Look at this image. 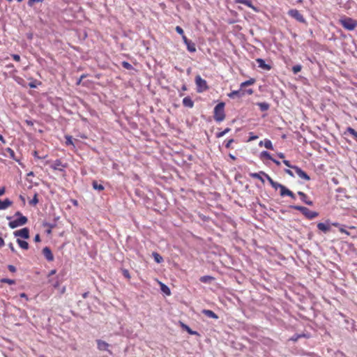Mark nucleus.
Segmentation results:
<instances>
[{"label":"nucleus","mask_w":357,"mask_h":357,"mask_svg":"<svg viewBox=\"0 0 357 357\" xmlns=\"http://www.w3.org/2000/svg\"><path fill=\"white\" fill-rule=\"evenodd\" d=\"M6 151L7 153H8L9 156H10V158L14 159V160L15 159V151H14L12 149H10V148H7V149H6Z\"/></svg>","instance_id":"41"},{"label":"nucleus","mask_w":357,"mask_h":357,"mask_svg":"<svg viewBox=\"0 0 357 357\" xmlns=\"http://www.w3.org/2000/svg\"><path fill=\"white\" fill-rule=\"evenodd\" d=\"M43 254L48 261H52L54 260V255L50 248L45 247L43 249Z\"/></svg>","instance_id":"11"},{"label":"nucleus","mask_w":357,"mask_h":357,"mask_svg":"<svg viewBox=\"0 0 357 357\" xmlns=\"http://www.w3.org/2000/svg\"><path fill=\"white\" fill-rule=\"evenodd\" d=\"M6 192V188L4 187L0 188V196L3 195Z\"/></svg>","instance_id":"58"},{"label":"nucleus","mask_w":357,"mask_h":357,"mask_svg":"<svg viewBox=\"0 0 357 357\" xmlns=\"http://www.w3.org/2000/svg\"><path fill=\"white\" fill-rule=\"evenodd\" d=\"M257 105L259 107L260 110L262 112H266L268 110L270 107V105L266 102H257Z\"/></svg>","instance_id":"24"},{"label":"nucleus","mask_w":357,"mask_h":357,"mask_svg":"<svg viewBox=\"0 0 357 357\" xmlns=\"http://www.w3.org/2000/svg\"><path fill=\"white\" fill-rule=\"evenodd\" d=\"M317 228L324 233H327L330 231L331 226L328 223L319 222L317 224Z\"/></svg>","instance_id":"15"},{"label":"nucleus","mask_w":357,"mask_h":357,"mask_svg":"<svg viewBox=\"0 0 357 357\" xmlns=\"http://www.w3.org/2000/svg\"><path fill=\"white\" fill-rule=\"evenodd\" d=\"M183 328L186 330V331L190 335H197V332L192 331L189 326L187 325L183 324Z\"/></svg>","instance_id":"38"},{"label":"nucleus","mask_w":357,"mask_h":357,"mask_svg":"<svg viewBox=\"0 0 357 357\" xmlns=\"http://www.w3.org/2000/svg\"><path fill=\"white\" fill-rule=\"evenodd\" d=\"M271 161H273L277 165H280V162L277 160H275V159H274V158H273V160H271Z\"/></svg>","instance_id":"61"},{"label":"nucleus","mask_w":357,"mask_h":357,"mask_svg":"<svg viewBox=\"0 0 357 357\" xmlns=\"http://www.w3.org/2000/svg\"><path fill=\"white\" fill-rule=\"evenodd\" d=\"M288 15L292 18L295 19L299 22L305 23V20L303 15L300 13L299 10L296 9H291L288 11Z\"/></svg>","instance_id":"7"},{"label":"nucleus","mask_w":357,"mask_h":357,"mask_svg":"<svg viewBox=\"0 0 357 357\" xmlns=\"http://www.w3.org/2000/svg\"><path fill=\"white\" fill-rule=\"evenodd\" d=\"M15 236H20L24 239L29 238V229L27 227L22 228L13 232Z\"/></svg>","instance_id":"8"},{"label":"nucleus","mask_w":357,"mask_h":357,"mask_svg":"<svg viewBox=\"0 0 357 357\" xmlns=\"http://www.w3.org/2000/svg\"><path fill=\"white\" fill-rule=\"evenodd\" d=\"M12 57L16 61H20V56L18 54H12Z\"/></svg>","instance_id":"52"},{"label":"nucleus","mask_w":357,"mask_h":357,"mask_svg":"<svg viewBox=\"0 0 357 357\" xmlns=\"http://www.w3.org/2000/svg\"><path fill=\"white\" fill-rule=\"evenodd\" d=\"M298 195L300 196L301 201L306 204L307 205L312 206L313 204L312 201L309 199L306 194H305L304 192L298 191Z\"/></svg>","instance_id":"14"},{"label":"nucleus","mask_w":357,"mask_h":357,"mask_svg":"<svg viewBox=\"0 0 357 357\" xmlns=\"http://www.w3.org/2000/svg\"><path fill=\"white\" fill-rule=\"evenodd\" d=\"M89 294V291L85 292V293H84V294H82V297H83L84 298H87V297H88Z\"/></svg>","instance_id":"63"},{"label":"nucleus","mask_w":357,"mask_h":357,"mask_svg":"<svg viewBox=\"0 0 357 357\" xmlns=\"http://www.w3.org/2000/svg\"><path fill=\"white\" fill-rule=\"evenodd\" d=\"M96 343H97V348L98 350L107 351H108V353L109 354H112V352L109 349V344L107 342H106L102 340H97Z\"/></svg>","instance_id":"10"},{"label":"nucleus","mask_w":357,"mask_h":357,"mask_svg":"<svg viewBox=\"0 0 357 357\" xmlns=\"http://www.w3.org/2000/svg\"><path fill=\"white\" fill-rule=\"evenodd\" d=\"M92 186L94 190L98 191H102L105 188L102 184L98 183L96 181L92 182Z\"/></svg>","instance_id":"26"},{"label":"nucleus","mask_w":357,"mask_h":357,"mask_svg":"<svg viewBox=\"0 0 357 357\" xmlns=\"http://www.w3.org/2000/svg\"><path fill=\"white\" fill-rule=\"evenodd\" d=\"M250 176L253 178H257V179H259L260 180L262 183H264V179L263 178V176L264 178H266V176H269L268 174H267L266 173H265L263 171H260L259 172H257V173H250Z\"/></svg>","instance_id":"12"},{"label":"nucleus","mask_w":357,"mask_h":357,"mask_svg":"<svg viewBox=\"0 0 357 357\" xmlns=\"http://www.w3.org/2000/svg\"><path fill=\"white\" fill-rule=\"evenodd\" d=\"M256 62L257 63L258 66L263 70H269L271 68V66L266 64L263 59H257Z\"/></svg>","instance_id":"13"},{"label":"nucleus","mask_w":357,"mask_h":357,"mask_svg":"<svg viewBox=\"0 0 357 357\" xmlns=\"http://www.w3.org/2000/svg\"><path fill=\"white\" fill-rule=\"evenodd\" d=\"M229 157L231 160H235L236 159V158L234 155H232L231 153H229Z\"/></svg>","instance_id":"64"},{"label":"nucleus","mask_w":357,"mask_h":357,"mask_svg":"<svg viewBox=\"0 0 357 357\" xmlns=\"http://www.w3.org/2000/svg\"><path fill=\"white\" fill-rule=\"evenodd\" d=\"M86 76L84 75H82L80 78L77 80V84H79L82 80L83 78H84Z\"/></svg>","instance_id":"59"},{"label":"nucleus","mask_w":357,"mask_h":357,"mask_svg":"<svg viewBox=\"0 0 357 357\" xmlns=\"http://www.w3.org/2000/svg\"><path fill=\"white\" fill-rule=\"evenodd\" d=\"M60 167H65L64 165H63L61 161L60 160H56L53 164L51 165V167L54 170H60L63 171V169H61Z\"/></svg>","instance_id":"20"},{"label":"nucleus","mask_w":357,"mask_h":357,"mask_svg":"<svg viewBox=\"0 0 357 357\" xmlns=\"http://www.w3.org/2000/svg\"><path fill=\"white\" fill-rule=\"evenodd\" d=\"M8 247L10 249V250L13 252H16V250L15 249L14 246H13V244L12 243H10L8 244Z\"/></svg>","instance_id":"54"},{"label":"nucleus","mask_w":357,"mask_h":357,"mask_svg":"<svg viewBox=\"0 0 357 357\" xmlns=\"http://www.w3.org/2000/svg\"><path fill=\"white\" fill-rule=\"evenodd\" d=\"M160 287H161V290L162 292H164L166 295H168V296L170 295V294H171L170 289L167 285H165L162 283H160Z\"/></svg>","instance_id":"32"},{"label":"nucleus","mask_w":357,"mask_h":357,"mask_svg":"<svg viewBox=\"0 0 357 357\" xmlns=\"http://www.w3.org/2000/svg\"><path fill=\"white\" fill-rule=\"evenodd\" d=\"M122 66L127 70H132L133 68L132 66L128 61H123Z\"/></svg>","instance_id":"39"},{"label":"nucleus","mask_w":357,"mask_h":357,"mask_svg":"<svg viewBox=\"0 0 357 357\" xmlns=\"http://www.w3.org/2000/svg\"><path fill=\"white\" fill-rule=\"evenodd\" d=\"M257 138H258V137L257 135H252L250 137L249 141L255 140Z\"/></svg>","instance_id":"60"},{"label":"nucleus","mask_w":357,"mask_h":357,"mask_svg":"<svg viewBox=\"0 0 357 357\" xmlns=\"http://www.w3.org/2000/svg\"><path fill=\"white\" fill-rule=\"evenodd\" d=\"M34 241L35 242H40V236L39 234H36L34 237Z\"/></svg>","instance_id":"56"},{"label":"nucleus","mask_w":357,"mask_h":357,"mask_svg":"<svg viewBox=\"0 0 357 357\" xmlns=\"http://www.w3.org/2000/svg\"><path fill=\"white\" fill-rule=\"evenodd\" d=\"M255 82V79L253 78H250L248 80H246L241 84V88L243 89L244 87L247 86H250L253 84Z\"/></svg>","instance_id":"29"},{"label":"nucleus","mask_w":357,"mask_h":357,"mask_svg":"<svg viewBox=\"0 0 357 357\" xmlns=\"http://www.w3.org/2000/svg\"><path fill=\"white\" fill-rule=\"evenodd\" d=\"M17 243L22 249H24V250L29 249V243L26 241H25L24 240H21L20 238H17Z\"/></svg>","instance_id":"25"},{"label":"nucleus","mask_w":357,"mask_h":357,"mask_svg":"<svg viewBox=\"0 0 357 357\" xmlns=\"http://www.w3.org/2000/svg\"><path fill=\"white\" fill-rule=\"evenodd\" d=\"M4 245V241L3 238L1 237V233L0 232V248L3 247Z\"/></svg>","instance_id":"55"},{"label":"nucleus","mask_w":357,"mask_h":357,"mask_svg":"<svg viewBox=\"0 0 357 357\" xmlns=\"http://www.w3.org/2000/svg\"><path fill=\"white\" fill-rule=\"evenodd\" d=\"M266 179L268 180L271 185L276 190L278 189H280V188L282 186V184L276 181H274L269 176H266Z\"/></svg>","instance_id":"21"},{"label":"nucleus","mask_w":357,"mask_h":357,"mask_svg":"<svg viewBox=\"0 0 357 357\" xmlns=\"http://www.w3.org/2000/svg\"><path fill=\"white\" fill-rule=\"evenodd\" d=\"M213 114V118L215 121L221 122L225 119V103L223 102H219L215 107Z\"/></svg>","instance_id":"1"},{"label":"nucleus","mask_w":357,"mask_h":357,"mask_svg":"<svg viewBox=\"0 0 357 357\" xmlns=\"http://www.w3.org/2000/svg\"><path fill=\"white\" fill-rule=\"evenodd\" d=\"M286 196H289V197H290L291 198H292V199H294L296 198L295 195H294V192H293L292 191H291L290 190H289L288 193L287 194V195H286Z\"/></svg>","instance_id":"51"},{"label":"nucleus","mask_w":357,"mask_h":357,"mask_svg":"<svg viewBox=\"0 0 357 357\" xmlns=\"http://www.w3.org/2000/svg\"><path fill=\"white\" fill-rule=\"evenodd\" d=\"M245 93H248L249 95H251L253 93V90L251 89L243 90V89L240 88V89L236 91H232L231 93L228 94V96L230 98H235L236 97L241 98L243 97Z\"/></svg>","instance_id":"5"},{"label":"nucleus","mask_w":357,"mask_h":357,"mask_svg":"<svg viewBox=\"0 0 357 357\" xmlns=\"http://www.w3.org/2000/svg\"><path fill=\"white\" fill-rule=\"evenodd\" d=\"M27 221L28 219L26 217L21 215V217H19L18 218L9 222L8 225L11 229H14L19 226L25 225L27 222Z\"/></svg>","instance_id":"6"},{"label":"nucleus","mask_w":357,"mask_h":357,"mask_svg":"<svg viewBox=\"0 0 357 357\" xmlns=\"http://www.w3.org/2000/svg\"><path fill=\"white\" fill-rule=\"evenodd\" d=\"M43 0H29L28 1V6L30 7H32L34 4V3H38L42 2Z\"/></svg>","instance_id":"44"},{"label":"nucleus","mask_w":357,"mask_h":357,"mask_svg":"<svg viewBox=\"0 0 357 357\" xmlns=\"http://www.w3.org/2000/svg\"><path fill=\"white\" fill-rule=\"evenodd\" d=\"M285 172H286L288 175H289L290 176H292V177H294V176L293 172H292L291 170L289 169H285Z\"/></svg>","instance_id":"53"},{"label":"nucleus","mask_w":357,"mask_h":357,"mask_svg":"<svg viewBox=\"0 0 357 357\" xmlns=\"http://www.w3.org/2000/svg\"><path fill=\"white\" fill-rule=\"evenodd\" d=\"M65 138L66 145H73L72 136L66 135Z\"/></svg>","instance_id":"40"},{"label":"nucleus","mask_w":357,"mask_h":357,"mask_svg":"<svg viewBox=\"0 0 357 357\" xmlns=\"http://www.w3.org/2000/svg\"><path fill=\"white\" fill-rule=\"evenodd\" d=\"M301 69H302V66L300 64L295 65L292 67V71H293L294 74L298 73L301 70Z\"/></svg>","instance_id":"35"},{"label":"nucleus","mask_w":357,"mask_h":357,"mask_svg":"<svg viewBox=\"0 0 357 357\" xmlns=\"http://www.w3.org/2000/svg\"><path fill=\"white\" fill-rule=\"evenodd\" d=\"M182 103L184 107L188 108H192L194 106V102L190 96H186L183 99Z\"/></svg>","instance_id":"16"},{"label":"nucleus","mask_w":357,"mask_h":357,"mask_svg":"<svg viewBox=\"0 0 357 357\" xmlns=\"http://www.w3.org/2000/svg\"><path fill=\"white\" fill-rule=\"evenodd\" d=\"M283 163H284L287 167H289V168H291V169H293V167L294 166V165H291V163H290V162H289V160H283Z\"/></svg>","instance_id":"48"},{"label":"nucleus","mask_w":357,"mask_h":357,"mask_svg":"<svg viewBox=\"0 0 357 357\" xmlns=\"http://www.w3.org/2000/svg\"><path fill=\"white\" fill-rule=\"evenodd\" d=\"M230 130H231V129L229 128H227L223 131L217 132L216 137L220 138V137H223L224 135H225L227 133H228Z\"/></svg>","instance_id":"34"},{"label":"nucleus","mask_w":357,"mask_h":357,"mask_svg":"<svg viewBox=\"0 0 357 357\" xmlns=\"http://www.w3.org/2000/svg\"><path fill=\"white\" fill-rule=\"evenodd\" d=\"M234 142V139H230L227 141H225V147L229 149L230 148L231 146V144Z\"/></svg>","instance_id":"45"},{"label":"nucleus","mask_w":357,"mask_h":357,"mask_svg":"<svg viewBox=\"0 0 357 357\" xmlns=\"http://www.w3.org/2000/svg\"><path fill=\"white\" fill-rule=\"evenodd\" d=\"M152 256H153V259H154V260H155V262H157V263L160 264V263H161V262H162V261H163V258H162V256H161L160 254H158V252H153V253H152Z\"/></svg>","instance_id":"28"},{"label":"nucleus","mask_w":357,"mask_h":357,"mask_svg":"<svg viewBox=\"0 0 357 357\" xmlns=\"http://www.w3.org/2000/svg\"><path fill=\"white\" fill-rule=\"evenodd\" d=\"M29 86L30 88H32V89H34V88L36 87V84L34 83H33V82L29 83Z\"/></svg>","instance_id":"62"},{"label":"nucleus","mask_w":357,"mask_h":357,"mask_svg":"<svg viewBox=\"0 0 357 357\" xmlns=\"http://www.w3.org/2000/svg\"><path fill=\"white\" fill-rule=\"evenodd\" d=\"M280 195L281 197H284L288 193L289 189L287 188L284 185H282V186L280 188Z\"/></svg>","instance_id":"33"},{"label":"nucleus","mask_w":357,"mask_h":357,"mask_svg":"<svg viewBox=\"0 0 357 357\" xmlns=\"http://www.w3.org/2000/svg\"><path fill=\"white\" fill-rule=\"evenodd\" d=\"M234 2L236 3L244 4L248 7L251 8L254 10H257L256 8L252 5V2L250 0H235Z\"/></svg>","instance_id":"19"},{"label":"nucleus","mask_w":357,"mask_h":357,"mask_svg":"<svg viewBox=\"0 0 357 357\" xmlns=\"http://www.w3.org/2000/svg\"><path fill=\"white\" fill-rule=\"evenodd\" d=\"M182 39L183 40V43L185 44L186 43H188L190 40H188L187 38V37L185 36V34L182 35Z\"/></svg>","instance_id":"57"},{"label":"nucleus","mask_w":357,"mask_h":357,"mask_svg":"<svg viewBox=\"0 0 357 357\" xmlns=\"http://www.w3.org/2000/svg\"><path fill=\"white\" fill-rule=\"evenodd\" d=\"M292 208L297 210L302 213L309 220H313L319 215V213L316 211H310L309 208L302 206H291Z\"/></svg>","instance_id":"2"},{"label":"nucleus","mask_w":357,"mask_h":357,"mask_svg":"<svg viewBox=\"0 0 357 357\" xmlns=\"http://www.w3.org/2000/svg\"><path fill=\"white\" fill-rule=\"evenodd\" d=\"M38 203V194L36 193L33 199L29 202V204L35 206Z\"/></svg>","instance_id":"37"},{"label":"nucleus","mask_w":357,"mask_h":357,"mask_svg":"<svg viewBox=\"0 0 357 357\" xmlns=\"http://www.w3.org/2000/svg\"><path fill=\"white\" fill-rule=\"evenodd\" d=\"M15 81H16L19 84L24 85V80L22 77H15Z\"/></svg>","instance_id":"47"},{"label":"nucleus","mask_w":357,"mask_h":357,"mask_svg":"<svg viewBox=\"0 0 357 357\" xmlns=\"http://www.w3.org/2000/svg\"><path fill=\"white\" fill-rule=\"evenodd\" d=\"M13 202L9 199H0V210H5L12 205Z\"/></svg>","instance_id":"17"},{"label":"nucleus","mask_w":357,"mask_h":357,"mask_svg":"<svg viewBox=\"0 0 357 357\" xmlns=\"http://www.w3.org/2000/svg\"><path fill=\"white\" fill-rule=\"evenodd\" d=\"M122 273H123V275L126 278H127V279H130V273H129V271L127 269H123L122 271Z\"/></svg>","instance_id":"43"},{"label":"nucleus","mask_w":357,"mask_h":357,"mask_svg":"<svg viewBox=\"0 0 357 357\" xmlns=\"http://www.w3.org/2000/svg\"><path fill=\"white\" fill-rule=\"evenodd\" d=\"M8 269L12 272V273H15L16 272V268L13 266V265H8Z\"/></svg>","instance_id":"49"},{"label":"nucleus","mask_w":357,"mask_h":357,"mask_svg":"<svg viewBox=\"0 0 357 357\" xmlns=\"http://www.w3.org/2000/svg\"><path fill=\"white\" fill-rule=\"evenodd\" d=\"M260 158L262 159V158H266L268 160H273V158L272 156L271 155V154L266 151H263L261 152L260 153Z\"/></svg>","instance_id":"30"},{"label":"nucleus","mask_w":357,"mask_h":357,"mask_svg":"<svg viewBox=\"0 0 357 357\" xmlns=\"http://www.w3.org/2000/svg\"><path fill=\"white\" fill-rule=\"evenodd\" d=\"M175 30L178 34L181 36L184 34L183 29L179 26H176Z\"/></svg>","instance_id":"46"},{"label":"nucleus","mask_w":357,"mask_h":357,"mask_svg":"<svg viewBox=\"0 0 357 357\" xmlns=\"http://www.w3.org/2000/svg\"><path fill=\"white\" fill-rule=\"evenodd\" d=\"M214 279L213 277L210 275H204L200 278V282L203 283H210Z\"/></svg>","instance_id":"27"},{"label":"nucleus","mask_w":357,"mask_h":357,"mask_svg":"<svg viewBox=\"0 0 357 357\" xmlns=\"http://www.w3.org/2000/svg\"><path fill=\"white\" fill-rule=\"evenodd\" d=\"M339 231L342 234H347V236L350 235V233L345 229V227L343 225L340 226Z\"/></svg>","instance_id":"42"},{"label":"nucleus","mask_w":357,"mask_h":357,"mask_svg":"<svg viewBox=\"0 0 357 357\" xmlns=\"http://www.w3.org/2000/svg\"><path fill=\"white\" fill-rule=\"evenodd\" d=\"M347 132L351 134L354 137V139L357 142V131L351 127H348L347 128Z\"/></svg>","instance_id":"31"},{"label":"nucleus","mask_w":357,"mask_h":357,"mask_svg":"<svg viewBox=\"0 0 357 357\" xmlns=\"http://www.w3.org/2000/svg\"><path fill=\"white\" fill-rule=\"evenodd\" d=\"M0 281L2 283H6V284H8L10 285L15 284V281L14 280L8 279V278H3Z\"/></svg>","instance_id":"36"},{"label":"nucleus","mask_w":357,"mask_h":357,"mask_svg":"<svg viewBox=\"0 0 357 357\" xmlns=\"http://www.w3.org/2000/svg\"><path fill=\"white\" fill-rule=\"evenodd\" d=\"M340 24L347 30L353 31L357 26V20L344 17L340 20Z\"/></svg>","instance_id":"3"},{"label":"nucleus","mask_w":357,"mask_h":357,"mask_svg":"<svg viewBox=\"0 0 357 357\" xmlns=\"http://www.w3.org/2000/svg\"><path fill=\"white\" fill-rule=\"evenodd\" d=\"M202 313L209 318H212V319H218V316L211 310L204 309L202 311Z\"/></svg>","instance_id":"18"},{"label":"nucleus","mask_w":357,"mask_h":357,"mask_svg":"<svg viewBox=\"0 0 357 357\" xmlns=\"http://www.w3.org/2000/svg\"><path fill=\"white\" fill-rule=\"evenodd\" d=\"M293 169L295 171L296 174L298 175V177L301 178L309 181L310 180V177L308 176V174L304 172L301 168H300L298 166H294Z\"/></svg>","instance_id":"9"},{"label":"nucleus","mask_w":357,"mask_h":357,"mask_svg":"<svg viewBox=\"0 0 357 357\" xmlns=\"http://www.w3.org/2000/svg\"><path fill=\"white\" fill-rule=\"evenodd\" d=\"M262 144H264V146L267 149H270V150H273V144L271 142V140L269 139H265L264 142L263 141H261L259 144V145L260 146H262Z\"/></svg>","instance_id":"22"},{"label":"nucleus","mask_w":357,"mask_h":357,"mask_svg":"<svg viewBox=\"0 0 357 357\" xmlns=\"http://www.w3.org/2000/svg\"><path fill=\"white\" fill-rule=\"evenodd\" d=\"M185 45H186L187 50L190 52H196V45L192 41L189 40Z\"/></svg>","instance_id":"23"},{"label":"nucleus","mask_w":357,"mask_h":357,"mask_svg":"<svg viewBox=\"0 0 357 357\" xmlns=\"http://www.w3.org/2000/svg\"><path fill=\"white\" fill-rule=\"evenodd\" d=\"M286 196H289V197H290L291 198H292V199H294L296 198L295 195H294V192H293L292 191H291L290 190H289L288 193L287 194V195H286Z\"/></svg>","instance_id":"50"},{"label":"nucleus","mask_w":357,"mask_h":357,"mask_svg":"<svg viewBox=\"0 0 357 357\" xmlns=\"http://www.w3.org/2000/svg\"><path fill=\"white\" fill-rule=\"evenodd\" d=\"M195 84L197 86V91L198 93H202L208 89L206 81L202 79L200 75H197L195 77Z\"/></svg>","instance_id":"4"}]
</instances>
